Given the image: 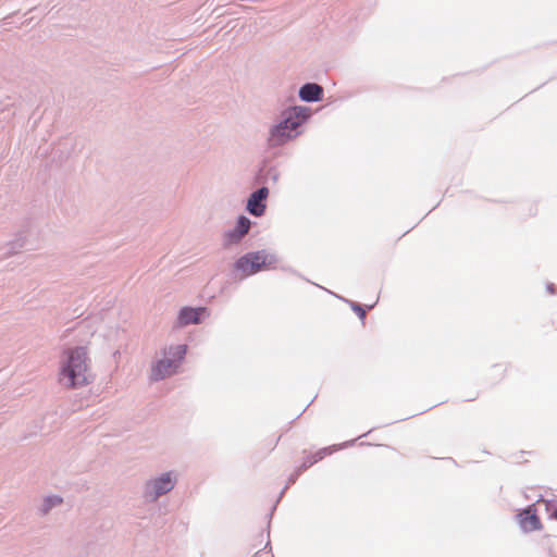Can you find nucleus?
<instances>
[{
  "label": "nucleus",
  "mask_w": 557,
  "mask_h": 557,
  "mask_svg": "<svg viewBox=\"0 0 557 557\" xmlns=\"http://www.w3.org/2000/svg\"><path fill=\"white\" fill-rule=\"evenodd\" d=\"M59 380L67 388H77L90 383L89 359L85 347L71 348L64 352Z\"/></svg>",
  "instance_id": "1"
},
{
  "label": "nucleus",
  "mask_w": 557,
  "mask_h": 557,
  "mask_svg": "<svg viewBox=\"0 0 557 557\" xmlns=\"http://www.w3.org/2000/svg\"><path fill=\"white\" fill-rule=\"evenodd\" d=\"M177 479L175 471H166L150 478L144 484L143 497L147 503H156L175 487Z\"/></svg>",
  "instance_id": "2"
},
{
  "label": "nucleus",
  "mask_w": 557,
  "mask_h": 557,
  "mask_svg": "<svg viewBox=\"0 0 557 557\" xmlns=\"http://www.w3.org/2000/svg\"><path fill=\"white\" fill-rule=\"evenodd\" d=\"M186 350L187 348L185 345H177L165 350V357L157 361V363L151 369V380L161 381L174 374L178 368L180 362L184 359Z\"/></svg>",
  "instance_id": "3"
},
{
  "label": "nucleus",
  "mask_w": 557,
  "mask_h": 557,
  "mask_svg": "<svg viewBox=\"0 0 557 557\" xmlns=\"http://www.w3.org/2000/svg\"><path fill=\"white\" fill-rule=\"evenodd\" d=\"M275 262V255L269 253L267 250H259L242 256L236 260L234 267L245 275H252Z\"/></svg>",
  "instance_id": "4"
},
{
  "label": "nucleus",
  "mask_w": 557,
  "mask_h": 557,
  "mask_svg": "<svg viewBox=\"0 0 557 557\" xmlns=\"http://www.w3.org/2000/svg\"><path fill=\"white\" fill-rule=\"evenodd\" d=\"M300 122H294L293 119L281 120L278 123L272 125L269 129L267 144L269 148H276L287 144L289 140L297 137V128Z\"/></svg>",
  "instance_id": "5"
},
{
  "label": "nucleus",
  "mask_w": 557,
  "mask_h": 557,
  "mask_svg": "<svg viewBox=\"0 0 557 557\" xmlns=\"http://www.w3.org/2000/svg\"><path fill=\"white\" fill-rule=\"evenodd\" d=\"M269 196V189L265 186H262L250 194L246 209L253 216H261L265 211V200Z\"/></svg>",
  "instance_id": "6"
},
{
  "label": "nucleus",
  "mask_w": 557,
  "mask_h": 557,
  "mask_svg": "<svg viewBox=\"0 0 557 557\" xmlns=\"http://www.w3.org/2000/svg\"><path fill=\"white\" fill-rule=\"evenodd\" d=\"M356 440L345 442L341 445H333L329 447H324L319 449L312 455H309L305 458L304 462L298 467V472H302L317 463L318 461L322 460L325 456L331 455L333 451H336L337 449H341L343 447L350 446L355 443Z\"/></svg>",
  "instance_id": "7"
},
{
  "label": "nucleus",
  "mask_w": 557,
  "mask_h": 557,
  "mask_svg": "<svg viewBox=\"0 0 557 557\" xmlns=\"http://www.w3.org/2000/svg\"><path fill=\"white\" fill-rule=\"evenodd\" d=\"M250 226V220L245 215H240L236 222L235 227L225 233V245L239 243L243 239V237L249 232Z\"/></svg>",
  "instance_id": "8"
},
{
  "label": "nucleus",
  "mask_w": 557,
  "mask_h": 557,
  "mask_svg": "<svg viewBox=\"0 0 557 557\" xmlns=\"http://www.w3.org/2000/svg\"><path fill=\"white\" fill-rule=\"evenodd\" d=\"M519 524L527 532L536 531L542 528L541 520L536 515L534 506H529L519 513Z\"/></svg>",
  "instance_id": "9"
},
{
  "label": "nucleus",
  "mask_w": 557,
  "mask_h": 557,
  "mask_svg": "<svg viewBox=\"0 0 557 557\" xmlns=\"http://www.w3.org/2000/svg\"><path fill=\"white\" fill-rule=\"evenodd\" d=\"M206 311L207 309L202 307H184L180 310L178 323L181 325L198 324L201 322L202 315L206 313Z\"/></svg>",
  "instance_id": "10"
},
{
  "label": "nucleus",
  "mask_w": 557,
  "mask_h": 557,
  "mask_svg": "<svg viewBox=\"0 0 557 557\" xmlns=\"http://www.w3.org/2000/svg\"><path fill=\"white\" fill-rule=\"evenodd\" d=\"M298 96L305 102L320 101L323 97V87L317 83H306L299 88Z\"/></svg>",
  "instance_id": "11"
},
{
  "label": "nucleus",
  "mask_w": 557,
  "mask_h": 557,
  "mask_svg": "<svg viewBox=\"0 0 557 557\" xmlns=\"http://www.w3.org/2000/svg\"><path fill=\"white\" fill-rule=\"evenodd\" d=\"M310 116V109L301 106L290 108L284 115L285 119H293L294 122H305Z\"/></svg>",
  "instance_id": "12"
},
{
  "label": "nucleus",
  "mask_w": 557,
  "mask_h": 557,
  "mask_svg": "<svg viewBox=\"0 0 557 557\" xmlns=\"http://www.w3.org/2000/svg\"><path fill=\"white\" fill-rule=\"evenodd\" d=\"M63 503L62 497L58 495H50L42 499V503L39 507V512L41 516L48 515L53 508L61 505Z\"/></svg>",
  "instance_id": "13"
},
{
  "label": "nucleus",
  "mask_w": 557,
  "mask_h": 557,
  "mask_svg": "<svg viewBox=\"0 0 557 557\" xmlns=\"http://www.w3.org/2000/svg\"><path fill=\"white\" fill-rule=\"evenodd\" d=\"M24 243L25 242L23 238H17L11 243H8L7 245L0 248V257L7 258L16 253L20 249L24 247Z\"/></svg>",
  "instance_id": "14"
},
{
  "label": "nucleus",
  "mask_w": 557,
  "mask_h": 557,
  "mask_svg": "<svg viewBox=\"0 0 557 557\" xmlns=\"http://www.w3.org/2000/svg\"><path fill=\"white\" fill-rule=\"evenodd\" d=\"M347 302L350 305V308L352 309V311L356 312L357 315L362 321H364L366 314H367L364 308L360 304H358V302H354V301H350V300H347Z\"/></svg>",
  "instance_id": "15"
},
{
  "label": "nucleus",
  "mask_w": 557,
  "mask_h": 557,
  "mask_svg": "<svg viewBox=\"0 0 557 557\" xmlns=\"http://www.w3.org/2000/svg\"><path fill=\"white\" fill-rule=\"evenodd\" d=\"M301 472H298V469L292 473L288 479H287V484L285 485V487L283 488V491L281 492L280 494V497H282V495L285 493V491L289 487L290 484H294L298 478V475L300 474Z\"/></svg>",
  "instance_id": "16"
},
{
  "label": "nucleus",
  "mask_w": 557,
  "mask_h": 557,
  "mask_svg": "<svg viewBox=\"0 0 557 557\" xmlns=\"http://www.w3.org/2000/svg\"><path fill=\"white\" fill-rule=\"evenodd\" d=\"M267 177L271 178L273 182H277V180H278V172L275 169H270L267 172Z\"/></svg>",
  "instance_id": "17"
},
{
  "label": "nucleus",
  "mask_w": 557,
  "mask_h": 557,
  "mask_svg": "<svg viewBox=\"0 0 557 557\" xmlns=\"http://www.w3.org/2000/svg\"><path fill=\"white\" fill-rule=\"evenodd\" d=\"M546 289L549 294H555V285L553 283H548Z\"/></svg>",
  "instance_id": "18"
},
{
  "label": "nucleus",
  "mask_w": 557,
  "mask_h": 557,
  "mask_svg": "<svg viewBox=\"0 0 557 557\" xmlns=\"http://www.w3.org/2000/svg\"><path fill=\"white\" fill-rule=\"evenodd\" d=\"M552 517H553V518H555V519H557V509H555V510L553 511Z\"/></svg>",
  "instance_id": "19"
}]
</instances>
